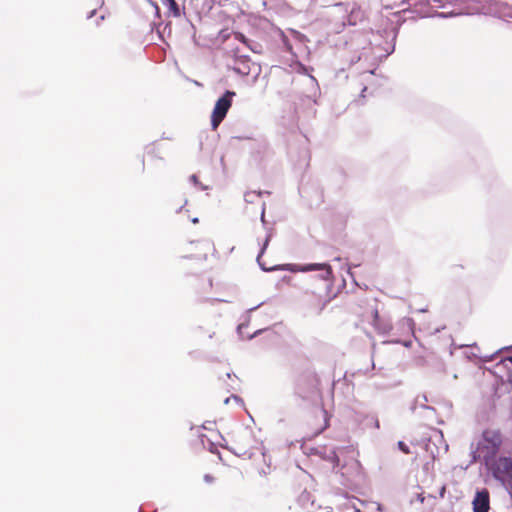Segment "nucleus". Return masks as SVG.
Returning a JSON list of instances; mask_svg holds the SVG:
<instances>
[{
	"instance_id": "1",
	"label": "nucleus",
	"mask_w": 512,
	"mask_h": 512,
	"mask_svg": "<svg viewBox=\"0 0 512 512\" xmlns=\"http://www.w3.org/2000/svg\"><path fill=\"white\" fill-rule=\"evenodd\" d=\"M504 444V435L499 428L487 427L479 437L471 443L472 461L487 465L497 457Z\"/></svg>"
},
{
	"instance_id": "2",
	"label": "nucleus",
	"mask_w": 512,
	"mask_h": 512,
	"mask_svg": "<svg viewBox=\"0 0 512 512\" xmlns=\"http://www.w3.org/2000/svg\"><path fill=\"white\" fill-rule=\"evenodd\" d=\"M485 466L496 480L512 483V456L496 457Z\"/></svg>"
},
{
	"instance_id": "3",
	"label": "nucleus",
	"mask_w": 512,
	"mask_h": 512,
	"mask_svg": "<svg viewBox=\"0 0 512 512\" xmlns=\"http://www.w3.org/2000/svg\"><path fill=\"white\" fill-rule=\"evenodd\" d=\"M234 96L235 92L228 90L216 101L211 114V126L213 130H216L226 117L227 112L232 105V98Z\"/></svg>"
},
{
	"instance_id": "4",
	"label": "nucleus",
	"mask_w": 512,
	"mask_h": 512,
	"mask_svg": "<svg viewBox=\"0 0 512 512\" xmlns=\"http://www.w3.org/2000/svg\"><path fill=\"white\" fill-rule=\"evenodd\" d=\"M372 325L379 334H387L392 329V324L389 319L379 315L376 308L372 309L371 312Z\"/></svg>"
},
{
	"instance_id": "5",
	"label": "nucleus",
	"mask_w": 512,
	"mask_h": 512,
	"mask_svg": "<svg viewBox=\"0 0 512 512\" xmlns=\"http://www.w3.org/2000/svg\"><path fill=\"white\" fill-rule=\"evenodd\" d=\"M490 509V496L487 489H482L476 492L473 500L474 512H488Z\"/></svg>"
},
{
	"instance_id": "6",
	"label": "nucleus",
	"mask_w": 512,
	"mask_h": 512,
	"mask_svg": "<svg viewBox=\"0 0 512 512\" xmlns=\"http://www.w3.org/2000/svg\"><path fill=\"white\" fill-rule=\"evenodd\" d=\"M299 270L302 272L313 271V270H322V271H324V274L322 275L323 280H328L332 276V268L329 264H326V263L307 264V265L302 266Z\"/></svg>"
},
{
	"instance_id": "7",
	"label": "nucleus",
	"mask_w": 512,
	"mask_h": 512,
	"mask_svg": "<svg viewBox=\"0 0 512 512\" xmlns=\"http://www.w3.org/2000/svg\"><path fill=\"white\" fill-rule=\"evenodd\" d=\"M315 418H320L322 420V422L319 425L314 427V433L319 434L323 430H325L329 425L327 411L325 409H320L315 415Z\"/></svg>"
},
{
	"instance_id": "8",
	"label": "nucleus",
	"mask_w": 512,
	"mask_h": 512,
	"mask_svg": "<svg viewBox=\"0 0 512 512\" xmlns=\"http://www.w3.org/2000/svg\"><path fill=\"white\" fill-rule=\"evenodd\" d=\"M162 4L168 8L169 13L174 17L180 16V9L175 0H162Z\"/></svg>"
},
{
	"instance_id": "9",
	"label": "nucleus",
	"mask_w": 512,
	"mask_h": 512,
	"mask_svg": "<svg viewBox=\"0 0 512 512\" xmlns=\"http://www.w3.org/2000/svg\"><path fill=\"white\" fill-rule=\"evenodd\" d=\"M327 302H328L327 293H325L324 296H322L321 294H318V298L314 305H315V307L318 308L319 311H322L324 309L325 305L327 304Z\"/></svg>"
},
{
	"instance_id": "10",
	"label": "nucleus",
	"mask_w": 512,
	"mask_h": 512,
	"mask_svg": "<svg viewBox=\"0 0 512 512\" xmlns=\"http://www.w3.org/2000/svg\"><path fill=\"white\" fill-rule=\"evenodd\" d=\"M311 383H312V393L319 394V392H320V389H319L320 381H319V378L316 375H313L311 377Z\"/></svg>"
},
{
	"instance_id": "11",
	"label": "nucleus",
	"mask_w": 512,
	"mask_h": 512,
	"mask_svg": "<svg viewBox=\"0 0 512 512\" xmlns=\"http://www.w3.org/2000/svg\"><path fill=\"white\" fill-rule=\"evenodd\" d=\"M397 446H398L399 450L401 452H403L404 454H410L411 453L409 446L405 442L399 441Z\"/></svg>"
},
{
	"instance_id": "12",
	"label": "nucleus",
	"mask_w": 512,
	"mask_h": 512,
	"mask_svg": "<svg viewBox=\"0 0 512 512\" xmlns=\"http://www.w3.org/2000/svg\"><path fill=\"white\" fill-rule=\"evenodd\" d=\"M236 38L238 40H240L241 42H243L244 44H246L247 46H249L248 45V40H247V38L243 34H241V33L236 34Z\"/></svg>"
},
{
	"instance_id": "13",
	"label": "nucleus",
	"mask_w": 512,
	"mask_h": 512,
	"mask_svg": "<svg viewBox=\"0 0 512 512\" xmlns=\"http://www.w3.org/2000/svg\"><path fill=\"white\" fill-rule=\"evenodd\" d=\"M463 268H464V267H463V266H461V265H456V266H453V267H452L451 272L453 273V275L458 276V274H459V270H460V269H463Z\"/></svg>"
},
{
	"instance_id": "14",
	"label": "nucleus",
	"mask_w": 512,
	"mask_h": 512,
	"mask_svg": "<svg viewBox=\"0 0 512 512\" xmlns=\"http://www.w3.org/2000/svg\"><path fill=\"white\" fill-rule=\"evenodd\" d=\"M445 493H446V485H443L439 491V496L440 498H444L445 496Z\"/></svg>"
},
{
	"instance_id": "15",
	"label": "nucleus",
	"mask_w": 512,
	"mask_h": 512,
	"mask_svg": "<svg viewBox=\"0 0 512 512\" xmlns=\"http://www.w3.org/2000/svg\"><path fill=\"white\" fill-rule=\"evenodd\" d=\"M204 478H205V481H207V482H209V483L213 481V477H212V476H210V475H205V477H204Z\"/></svg>"
},
{
	"instance_id": "16",
	"label": "nucleus",
	"mask_w": 512,
	"mask_h": 512,
	"mask_svg": "<svg viewBox=\"0 0 512 512\" xmlns=\"http://www.w3.org/2000/svg\"><path fill=\"white\" fill-rule=\"evenodd\" d=\"M190 179H191V181H193L194 183H197V181H198V178H197V176H196V175H192V176L190 177Z\"/></svg>"
},
{
	"instance_id": "17",
	"label": "nucleus",
	"mask_w": 512,
	"mask_h": 512,
	"mask_svg": "<svg viewBox=\"0 0 512 512\" xmlns=\"http://www.w3.org/2000/svg\"><path fill=\"white\" fill-rule=\"evenodd\" d=\"M321 290L326 292V286L324 285V283H322V289Z\"/></svg>"
},
{
	"instance_id": "18",
	"label": "nucleus",
	"mask_w": 512,
	"mask_h": 512,
	"mask_svg": "<svg viewBox=\"0 0 512 512\" xmlns=\"http://www.w3.org/2000/svg\"><path fill=\"white\" fill-rule=\"evenodd\" d=\"M335 466H339V460H338L337 457H336V464H335Z\"/></svg>"
},
{
	"instance_id": "19",
	"label": "nucleus",
	"mask_w": 512,
	"mask_h": 512,
	"mask_svg": "<svg viewBox=\"0 0 512 512\" xmlns=\"http://www.w3.org/2000/svg\"><path fill=\"white\" fill-rule=\"evenodd\" d=\"M251 195H252V193H247L245 196L247 198V197H250Z\"/></svg>"
},
{
	"instance_id": "20",
	"label": "nucleus",
	"mask_w": 512,
	"mask_h": 512,
	"mask_svg": "<svg viewBox=\"0 0 512 512\" xmlns=\"http://www.w3.org/2000/svg\"><path fill=\"white\" fill-rule=\"evenodd\" d=\"M376 427L379 428V421L376 420Z\"/></svg>"
},
{
	"instance_id": "21",
	"label": "nucleus",
	"mask_w": 512,
	"mask_h": 512,
	"mask_svg": "<svg viewBox=\"0 0 512 512\" xmlns=\"http://www.w3.org/2000/svg\"><path fill=\"white\" fill-rule=\"evenodd\" d=\"M508 360L512 363V355L508 357Z\"/></svg>"
}]
</instances>
